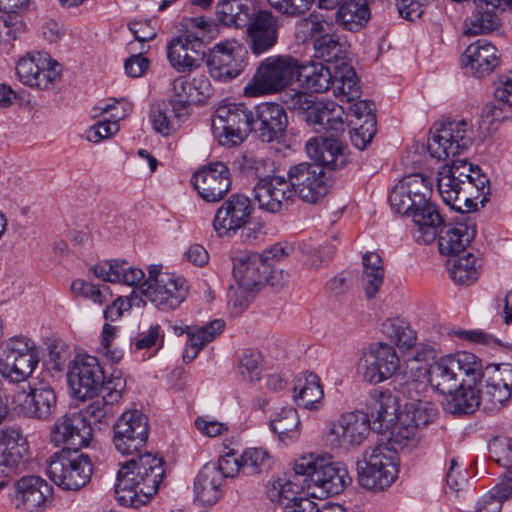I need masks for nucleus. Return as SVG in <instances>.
<instances>
[{"label": "nucleus", "mask_w": 512, "mask_h": 512, "mask_svg": "<svg viewBox=\"0 0 512 512\" xmlns=\"http://www.w3.org/2000/svg\"><path fill=\"white\" fill-rule=\"evenodd\" d=\"M99 279L110 283L138 286L145 299L161 311L176 309L187 297V280L179 275L163 271L161 265H150L148 278L138 268L120 259L106 260L90 268Z\"/></svg>", "instance_id": "nucleus-1"}, {"label": "nucleus", "mask_w": 512, "mask_h": 512, "mask_svg": "<svg viewBox=\"0 0 512 512\" xmlns=\"http://www.w3.org/2000/svg\"><path fill=\"white\" fill-rule=\"evenodd\" d=\"M164 460L145 451L132 455L120 465L115 484L117 501L124 506L145 503L157 491L164 477Z\"/></svg>", "instance_id": "nucleus-2"}, {"label": "nucleus", "mask_w": 512, "mask_h": 512, "mask_svg": "<svg viewBox=\"0 0 512 512\" xmlns=\"http://www.w3.org/2000/svg\"><path fill=\"white\" fill-rule=\"evenodd\" d=\"M489 179L466 160H453L444 165L438 173L437 187L446 205L462 213L476 209L474 199L480 196L481 203L489 194Z\"/></svg>", "instance_id": "nucleus-3"}, {"label": "nucleus", "mask_w": 512, "mask_h": 512, "mask_svg": "<svg viewBox=\"0 0 512 512\" xmlns=\"http://www.w3.org/2000/svg\"><path fill=\"white\" fill-rule=\"evenodd\" d=\"M411 371L417 370L432 389L440 394H446L456 389L463 380L462 375L477 381L481 374V359L467 351L445 355L434 360L427 367L415 360Z\"/></svg>", "instance_id": "nucleus-4"}, {"label": "nucleus", "mask_w": 512, "mask_h": 512, "mask_svg": "<svg viewBox=\"0 0 512 512\" xmlns=\"http://www.w3.org/2000/svg\"><path fill=\"white\" fill-rule=\"evenodd\" d=\"M293 248L275 244L259 253H244L233 259V276L241 294L250 293L265 283L275 285L273 267L286 259Z\"/></svg>", "instance_id": "nucleus-5"}, {"label": "nucleus", "mask_w": 512, "mask_h": 512, "mask_svg": "<svg viewBox=\"0 0 512 512\" xmlns=\"http://www.w3.org/2000/svg\"><path fill=\"white\" fill-rule=\"evenodd\" d=\"M293 470L296 475L305 476L308 487H314L312 494L323 498L341 493L352 479L346 466L339 462L313 453L295 460Z\"/></svg>", "instance_id": "nucleus-6"}, {"label": "nucleus", "mask_w": 512, "mask_h": 512, "mask_svg": "<svg viewBox=\"0 0 512 512\" xmlns=\"http://www.w3.org/2000/svg\"><path fill=\"white\" fill-rule=\"evenodd\" d=\"M399 472L398 455L387 444L368 447L357 462L358 483L366 490L378 492L389 488Z\"/></svg>", "instance_id": "nucleus-7"}, {"label": "nucleus", "mask_w": 512, "mask_h": 512, "mask_svg": "<svg viewBox=\"0 0 512 512\" xmlns=\"http://www.w3.org/2000/svg\"><path fill=\"white\" fill-rule=\"evenodd\" d=\"M92 471L88 455L70 450L55 452L46 467L49 479L65 491H78L85 487L91 479Z\"/></svg>", "instance_id": "nucleus-8"}, {"label": "nucleus", "mask_w": 512, "mask_h": 512, "mask_svg": "<svg viewBox=\"0 0 512 512\" xmlns=\"http://www.w3.org/2000/svg\"><path fill=\"white\" fill-rule=\"evenodd\" d=\"M297 68L298 60L290 55L265 58L252 81L244 88L245 95L256 97L283 90L296 78Z\"/></svg>", "instance_id": "nucleus-9"}, {"label": "nucleus", "mask_w": 512, "mask_h": 512, "mask_svg": "<svg viewBox=\"0 0 512 512\" xmlns=\"http://www.w3.org/2000/svg\"><path fill=\"white\" fill-rule=\"evenodd\" d=\"M252 112L243 103L220 105L212 118L213 133L219 143L225 146L242 143L252 132Z\"/></svg>", "instance_id": "nucleus-10"}, {"label": "nucleus", "mask_w": 512, "mask_h": 512, "mask_svg": "<svg viewBox=\"0 0 512 512\" xmlns=\"http://www.w3.org/2000/svg\"><path fill=\"white\" fill-rule=\"evenodd\" d=\"M472 141L473 131L467 121H449L430 131L427 149L431 157L446 160L461 154Z\"/></svg>", "instance_id": "nucleus-11"}, {"label": "nucleus", "mask_w": 512, "mask_h": 512, "mask_svg": "<svg viewBox=\"0 0 512 512\" xmlns=\"http://www.w3.org/2000/svg\"><path fill=\"white\" fill-rule=\"evenodd\" d=\"M148 437V418L139 410L122 413L113 425V445L123 456L142 454Z\"/></svg>", "instance_id": "nucleus-12"}, {"label": "nucleus", "mask_w": 512, "mask_h": 512, "mask_svg": "<svg viewBox=\"0 0 512 512\" xmlns=\"http://www.w3.org/2000/svg\"><path fill=\"white\" fill-rule=\"evenodd\" d=\"M57 61L47 53L29 52L16 64L19 80L32 88L40 90L52 89L60 80L61 71Z\"/></svg>", "instance_id": "nucleus-13"}, {"label": "nucleus", "mask_w": 512, "mask_h": 512, "mask_svg": "<svg viewBox=\"0 0 512 512\" xmlns=\"http://www.w3.org/2000/svg\"><path fill=\"white\" fill-rule=\"evenodd\" d=\"M287 176L294 196L306 203H317L328 192L329 186L323 167L316 163L296 164L289 168Z\"/></svg>", "instance_id": "nucleus-14"}, {"label": "nucleus", "mask_w": 512, "mask_h": 512, "mask_svg": "<svg viewBox=\"0 0 512 512\" xmlns=\"http://www.w3.org/2000/svg\"><path fill=\"white\" fill-rule=\"evenodd\" d=\"M246 50L237 40H225L209 52L206 64L210 76L221 82L236 78L243 70Z\"/></svg>", "instance_id": "nucleus-15"}, {"label": "nucleus", "mask_w": 512, "mask_h": 512, "mask_svg": "<svg viewBox=\"0 0 512 512\" xmlns=\"http://www.w3.org/2000/svg\"><path fill=\"white\" fill-rule=\"evenodd\" d=\"M125 387V379L120 375L113 374L111 378L107 379L102 396L94 398L77 413L91 428L92 425L97 426L98 429L108 426L116 413L115 404L122 398Z\"/></svg>", "instance_id": "nucleus-16"}, {"label": "nucleus", "mask_w": 512, "mask_h": 512, "mask_svg": "<svg viewBox=\"0 0 512 512\" xmlns=\"http://www.w3.org/2000/svg\"><path fill=\"white\" fill-rule=\"evenodd\" d=\"M68 382L75 397L86 399L92 398L99 388L103 391L107 380L96 357L79 355L69 369Z\"/></svg>", "instance_id": "nucleus-17"}, {"label": "nucleus", "mask_w": 512, "mask_h": 512, "mask_svg": "<svg viewBox=\"0 0 512 512\" xmlns=\"http://www.w3.org/2000/svg\"><path fill=\"white\" fill-rule=\"evenodd\" d=\"M399 357L395 349L385 343L371 344L363 351L358 361L365 381L373 384L389 379L399 368Z\"/></svg>", "instance_id": "nucleus-18"}, {"label": "nucleus", "mask_w": 512, "mask_h": 512, "mask_svg": "<svg viewBox=\"0 0 512 512\" xmlns=\"http://www.w3.org/2000/svg\"><path fill=\"white\" fill-rule=\"evenodd\" d=\"M253 198L260 210L276 214L287 210L295 196L288 176L273 175L258 180L253 188Z\"/></svg>", "instance_id": "nucleus-19"}, {"label": "nucleus", "mask_w": 512, "mask_h": 512, "mask_svg": "<svg viewBox=\"0 0 512 512\" xmlns=\"http://www.w3.org/2000/svg\"><path fill=\"white\" fill-rule=\"evenodd\" d=\"M254 211L249 197L232 194L216 210L213 227L220 237H231L244 228L251 220Z\"/></svg>", "instance_id": "nucleus-20"}, {"label": "nucleus", "mask_w": 512, "mask_h": 512, "mask_svg": "<svg viewBox=\"0 0 512 512\" xmlns=\"http://www.w3.org/2000/svg\"><path fill=\"white\" fill-rule=\"evenodd\" d=\"M432 181L423 174L405 176L392 189L389 202L397 213L406 215L432 196Z\"/></svg>", "instance_id": "nucleus-21"}, {"label": "nucleus", "mask_w": 512, "mask_h": 512, "mask_svg": "<svg viewBox=\"0 0 512 512\" xmlns=\"http://www.w3.org/2000/svg\"><path fill=\"white\" fill-rule=\"evenodd\" d=\"M191 182L204 201L219 202L229 192L232 179L225 163L211 162L198 169L192 175Z\"/></svg>", "instance_id": "nucleus-22"}, {"label": "nucleus", "mask_w": 512, "mask_h": 512, "mask_svg": "<svg viewBox=\"0 0 512 512\" xmlns=\"http://www.w3.org/2000/svg\"><path fill=\"white\" fill-rule=\"evenodd\" d=\"M479 378L484 384L479 390L483 402L491 408L502 407L512 396V364H491L481 368Z\"/></svg>", "instance_id": "nucleus-23"}, {"label": "nucleus", "mask_w": 512, "mask_h": 512, "mask_svg": "<svg viewBox=\"0 0 512 512\" xmlns=\"http://www.w3.org/2000/svg\"><path fill=\"white\" fill-rule=\"evenodd\" d=\"M51 442L61 450L80 451L87 447L92 438V428L77 412L65 414L54 423Z\"/></svg>", "instance_id": "nucleus-24"}, {"label": "nucleus", "mask_w": 512, "mask_h": 512, "mask_svg": "<svg viewBox=\"0 0 512 512\" xmlns=\"http://www.w3.org/2000/svg\"><path fill=\"white\" fill-rule=\"evenodd\" d=\"M205 55V45L199 35H180L167 45L168 61L179 73H189L200 67Z\"/></svg>", "instance_id": "nucleus-25"}, {"label": "nucleus", "mask_w": 512, "mask_h": 512, "mask_svg": "<svg viewBox=\"0 0 512 512\" xmlns=\"http://www.w3.org/2000/svg\"><path fill=\"white\" fill-rule=\"evenodd\" d=\"M287 126V113L281 104L263 102L252 112V132L263 142L279 140Z\"/></svg>", "instance_id": "nucleus-26"}, {"label": "nucleus", "mask_w": 512, "mask_h": 512, "mask_svg": "<svg viewBox=\"0 0 512 512\" xmlns=\"http://www.w3.org/2000/svg\"><path fill=\"white\" fill-rule=\"evenodd\" d=\"M29 453L26 437L14 428L0 430V490L6 485L5 478L24 463Z\"/></svg>", "instance_id": "nucleus-27"}, {"label": "nucleus", "mask_w": 512, "mask_h": 512, "mask_svg": "<svg viewBox=\"0 0 512 512\" xmlns=\"http://www.w3.org/2000/svg\"><path fill=\"white\" fill-rule=\"evenodd\" d=\"M247 37L253 54L261 55L272 49L278 40L280 22L268 10H259L248 21Z\"/></svg>", "instance_id": "nucleus-28"}, {"label": "nucleus", "mask_w": 512, "mask_h": 512, "mask_svg": "<svg viewBox=\"0 0 512 512\" xmlns=\"http://www.w3.org/2000/svg\"><path fill=\"white\" fill-rule=\"evenodd\" d=\"M53 488L39 476H26L15 483L17 508L27 512H41L52 501Z\"/></svg>", "instance_id": "nucleus-29"}, {"label": "nucleus", "mask_w": 512, "mask_h": 512, "mask_svg": "<svg viewBox=\"0 0 512 512\" xmlns=\"http://www.w3.org/2000/svg\"><path fill=\"white\" fill-rule=\"evenodd\" d=\"M318 7L325 10L337 8L335 22L353 32L365 27L371 16L366 0H318Z\"/></svg>", "instance_id": "nucleus-30"}, {"label": "nucleus", "mask_w": 512, "mask_h": 512, "mask_svg": "<svg viewBox=\"0 0 512 512\" xmlns=\"http://www.w3.org/2000/svg\"><path fill=\"white\" fill-rule=\"evenodd\" d=\"M366 407L367 412L364 413L369 417L371 429L378 433L388 431L400 415L397 413V399L388 391L371 392L366 401Z\"/></svg>", "instance_id": "nucleus-31"}, {"label": "nucleus", "mask_w": 512, "mask_h": 512, "mask_svg": "<svg viewBox=\"0 0 512 512\" xmlns=\"http://www.w3.org/2000/svg\"><path fill=\"white\" fill-rule=\"evenodd\" d=\"M406 216L412 218L414 224L412 235L415 241L420 244L432 243L437 237L438 230L444 224V218L431 198L425 201L424 204H419Z\"/></svg>", "instance_id": "nucleus-32"}, {"label": "nucleus", "mask_w": 512, "mask_h": 512, "mask_svg": "<svg viewBox=\"0 0 512 512\" xmlns=\"http://www.w3.org/2000/svg\"><path fill=\"white\" fill-rule=\"evenodd\" d=\"M371 424L368 415L362 411L343 414L333 424L331 433L335 436L338 445L349 448L360 445L367 437Z\"/></svg>", "instance_id": "nucleus-33"}, {"label": "nucleus", "mask_w": 512, "mask_h": 512, "mask_svg": "<svg viewBox=\"0 0 512 512\" xmlns=\"http://www.w3.org/2000/svg\"><path fill=\"white\" fill-rule=\"evenodd\" d=\"M345 110L333 100H322L313 105L307 113L308 122L317 131L328 136H339L345 131Z\"/></svg>", "instance_id": "nucleus-34"}, {"label": "nucleus", "mask_w": 512, "mask_h": 512, "mask_svg": "<svg viewBox=\"0 0 512 512\" xmlns=\"http://www.w3.org/2000/svg\"><path fill=\"white\" fill-rule=\"evenodd\" d=\"M16 404L25 416L47 420L55 413L57 396L49 384L41 382L30 388L29 393L24 395L23 403Z\"/></svg>", "instance_id": "nucleus-35"}, {"label": "nucleus", "mask_w": 512, "mask_h": 512, "mask_svg": "<svg viewBox=\"0 0 512 512\" xmlns=\"http://www.w3.org/2000/svg\"><path fill=\"white\" fill-rule=\"evenodd\" d=\"M462 62L467 73L484 77L498 66L497 49L487 40L479 39L466 48Z\"/></svg>", "instance_id": "nucleus-36"}, {"label": "nucleus", "mask_w": 512, "mask_h": 512, "mask_svg": "<svg viewBox=\"0 0 512 512\" xmlns=\"http://www.w3.org/2000/svg\"><path fill=\"white\" fill-rule=\"evenodd\" d=\"M308 155L314 163L330 170H337L344 167L346 157L343 152V145L338 136H325L312 138L306 144Z\"/></svg>", "instance_id": "nucleus-37"}, {"label": "nucleus", "mask_w": 512, "mask_h": 512, "mask_svg": "<svg viewBox=\"0 0 512 512\" xmlns=\"http://www.w3.org/2000/svg\"><path fill=\"white\" fill-rule=\"evenodd\" d=\"M224 480L213 462L206 463L194 480V494L203 505H214L223 496Z\"/></svg>", "instance_id": "nucleus-38"}, {"label": "nucleus", "mask_w": 512, "mask_h": 512, "mask_svg": "<svg viewBox=\"0 0 512 512\" xmlns=\"http://www.w3.org/2000/svg\"><path fill=\"white\" fill-rule=\"evenodd\" d=\"M475 233L474 226L467 223L443 224L437 234L440 253L450 257L464 253Z\"/></svg>", "instance_id": "nucleus-39"}, {"label": "nucleus", "mask_w": 512, "mask_h": 512, "mask_svg": "<svg viewBox=\"0 0 512 512\" xmlns=\"http://www.w3.org/2000/svg\"><path fill=\"white\" fill-rule=\"evenodd\" d=\"M296 79L304 90L311 93H324L332 87L334 72L322 62L300 63L298 61Z\"/></svg>", "instance_id": "nucleus-40"}, {"label": "nucleus", "mask_w": 512, "mask_h": 512, "mask_svg": "<svg viewBox=\"0 0 512 512\" xmlns=\"http://www.w3.org/2000/svg\"><path fill=\"white\" fill-rule=\"evenodd\" d=\"M448 394L445 402V411L451 414H472L483 402L481 393L474 386H464L462 382L459 386Z\"/></svg>", "instance_id": "nucleus-41"}, {"label": "nucleus", "mask_w": 512, "mask_h": 512, "mask_svg": "<svg viewBox=\"0 0 512 512\" xmlns=\"http://www.w3.org/2000/svg\"><path fill=\"white\" fill-rule=\"evenodd\" d=\"M269 427L286 445L297 441L300 437L299 415L292 407H284L276 411L270 417Z\"/></svg>", "instance_id": "nucleus-42"}, {"label": "nucleus", "mask_w": 512, "mask_h": 512, "mask_svg": "<svg viewBox=\"0 0 512 512\" xmlns=\"http://www.w3.org/2000/svg\"><path fill=\"white\" fill-rule=\"evenodd\" d=\"M218 21L227 27H245L252 16L248 0H219L216 6Z\"/></svg>", "instance_id": "nucleus-43"}, {"label": "nucleus", "mask_w": 512, "mask_h": 512, "mask_svg": "<svg viewBox=\"0 0 512 512\" xmlns=\"http://www.w3.org/2000/svg\"><path fill=\"white\" fill-rule=\"evenodd\" d=\"M294 399L298 406L309 410H318L324 397L320 378L312 372L304 374L294 388Z\"/></svg>", "instance_id": "nucleus-44"}, {"label": "nucleus", "mask_w": 512, "mask_h": 512, "mask_svg": "<svg viewBox=\"0 0 512 512\" xmlns=\"http://www.w3.org/2000/svg\"><path fill=\"white\" fill-rule=\"evenodd\" d=\"M292 484L290 482H271L267 486V495L270 500L276 501L286 507V512H318L317 504L306 497H290Z\"/></svg>", "instance_id": "nucleus-45"}, {"label": "nucleus", "mask_w": 512, "mask_h": 512, "mask_svg": "<svg viewBox=\"0 0 512 512\" xmlns=\"http://www.w3.org/2000/svg\"><path fill=\"white\" fill-rule=\"evenodd\" d=\"M362 287L368 299H372L379 292L384 281V267L382 258L375 252L363 255Z\"/></svg>", "instance_id": "nucleus-46"}, {"label": "nucleus", "mask_w": 512, "mask_h": 512, "mask_svg": "<svg viewBox=\"0 0 512 512\" xmlns=\"http://www.w3.org/2000/svg\"><path fill=\"white\" fill-rule=\"evenodd\" d=\"M39 363V356L0 359V384L6 379L12 383L25 381Z\"/></svg>", "instance_id": "nucleus-47"}, {"label": "nucleus", "mask_w": 512, "mask_h": 512, "mask_svg": "<svg viewBox=\"0 0 512 512\" xmlns=\"http://www.w3.org/2000/svg\"><path fill=\"white\" fill-rule=\"evenodd\" d=\"M457 254L447 261V269L452 280L460 285H470L479 276L476 256L471 252Z\"/></svg>", "instance_id": "nucleus-48"}, {"label": "nucleus", "mask_w": 512, "mask_h": 512, "mask_svg": "<svg viewBox=\"0 0 512 512\" xmlns=\"http://www.w3.org/2000/svg\"><path fill=\"white\" fill-rule=\"evenodd\" d=\"M332 87L334 95L341 101L352 102L359 97L357 75L355 70L346 63L335 67Z\"/></svg>", "instance_id": "nucleus-49"}, {"label": "nucleus", "mask_w": 512, "mask_h": 512, "mask_svg": "<svg viewBox=\"0 0 512 512\" xmlns=\"http://www.w3.org/2000/svg\"><path fill=\"white\" fill-rule=\"evenodd\" d=\"M497 0L483 2V7L475 6V13L465 22L464 33L466 35H479L492 31L496 25L495 4Z\"/></svg>", "instance_id": "nucleus-50"}, {"label": "nucleus", "mask_w": 512, "mask_h": 512, "mask_svg": "<svg viewBox=\"0 0 512 512\" xmlns=\"http://www.w3.org/2000/svg\"><path fill=\"white\" fill-rule=\"evenodd\" d=\"M225 328V322L215 319L204 326H186L180 333H186L188 346L202 350L208 343L215 340Z\"/></svg>", "instance_id": "nucleus-51"}, {"label": "nucleus", "mask_w": 512, "mask_h": 512, "mask_svg": "<svg viewBox=\"0 0 512 512\" xmlns=\"http://www.w3.org/2000/svg\"><path fill=\"white\" fill-rule=\"evenodd\" d=\"M512 493V482L502 478L492 489L483 495L476 504V512H501L502 504Z\"/></svg>", "instance_id": "nucleus-52"}, {"label": "nucleus", "mask_w": 512, "mask_h": 512, "mask_svg": "<svg viewBox=\"0 0 512 512\" xmlns=\"http://www.w3.org/2000/svg\"><path fill=\"white\" fill-rule=\"evenodd\" d=\"M315 56L325 62H332L344 57V46L335 34L325 33L313 41Z\"/></svg>", "instance_id": "nucleus-53"}, {"label": "nucleus", "mask_w": 512, "mask_h": 512, "mask_svg": "<svg viewBox=\"0 0 512 512\" xmlns=\"http://www.w3.org/2000/svg\"><path fill=\"white\" fill-rule=\"evenodd\" d=\"M402 414L417 427H423L436 417L437 408L427 400L406 402L405 412Z\"/></svg>", "instance_id": "nucleus-54"}, {"label": "nucleus", "mask_w": 512, "mask_h": 512, "mask_svg": "<svg viewBox=\"0 0 512 512\" xmlns=\"http://www.w3.org/2000/svg\"><path fill=\"white\" fill-rule=\"evenodd\" d=\"M242 471L246 475L260 474L271 465L269 453L262 448H249L241 454Z\"/></svg>", "instance_id": "nucleus-55"}, {"label": "nucleus", "mask_w": 512, "mask_h": 512, "mask_svg": "<svg viewBox=\"0 0 512 512\" xmlns=\"http://www.w3.org/2000/svg\"><path fill=\"white\" fill-rule=\"evenodd\" d=\"M72 292L97 304H104L111 298L109 288L106 285L97 286L82 279H76L71 285Z\"/></svg>", "instance_id": "nucleus-56"}, {"label": "nucleus", "mask_w": 512, "mask_h": 512, "mask_svg": "<svg viewBox=\"0 0 512 512\" xmlns=\"http://www.w3.org/2000/svg\"><path fill=\"white\" fill-rule=\"evenodd\" d=\"M421 377L419 371L413 370L410 376H402L398 383V393L406 397L409 400L408 402L422 400L420 396L427 388V381L420 379Z\"/></svg>", "instance_id": "nucleus-57"}, {"label": "nucleus", "mask_w": 512, "mask_h": 512, "mask_svg": "<svg viewBox=\"0 0 512 512\" xmlns=\"http://www.w3.org/2000/svg\"><path fill=\"white\" fill-rule=\"evenodd\" d=\"M401 330V337H397V344L399 348L408 349L416 342V333L410 325L400 318L387 319L382 324V331L385 335H391L395 330Z\"/></svg>", "instance_id": "nucleus-58"}, {"label": "nucleus", "mask_w": 512, "mask_h": 512, "mask_svg": "<svg viewBox=\"0 0 512 512\" xmlns=\"http://www.w3.org/2000/svg\"><path fill=\"white\" fill-rule=\"evenodd\" d=\"M490 457L500 466L507 468L512 482V441L508 438H495L489 444Z\"/></svg>", "instance_id": "nucleus-59"}, {"label": "nucleus", "mask_w": 512, "mask_h": 512, "mask_svg": "<svg viewBox=\"0 0 512 512\" xmlns=\"http://www.w3.org/2000/svg\"><path fill=\"white\" fill-rule=\"evenodd\" d=\"M24 356H39L34 342L24 336H16L5 342L3 358H22Z\"/></svg>", "instance_id": "nucleus-60"}, {"label": "nucleus", "mask_w": 512, "mask_h": 512, "mask_svg": "<svg viewBox=\"0 0 512 512\" xmlns=\"http://www.w3.org/2000/svg\"><path fill=\"white\" fill-rule=\"evenodd\" d=\"M241 169L248 176L262 180L264 177L271 176L272 163L264 158L245 156L241 164Z\"/></svg>", "instance_id": "nucleus-61"}, {"label": "nucleus", "mask_w": 512, "mask_h": 512, "mask_svg": "<svg viewBox=\"0 0 512 512\" xmlns=\"http://www.w3.org/2000/svg\"><path fill=\"white\" fill-rule=\"evenodd\" d=\"M119 129V124L115 120L106 118L98 121L86 131V139L90 142L99 143L114 136Z\"/></svg>", "instance_id": "nucleus-62"}, {"label": "nucleus", "mask_w": 512, "mask_h": 512, "mask_svg": "<svg viewBox=\"0 0 512 512\" xmlns=\"http://www.w3.org/2000/svg\"><path fill=\"white\" fill-rule=\"evenodd\" d=\"M241 375L249 381L260 379V354L256 351H245L239 362Z\"/></svg>", "instance_id": "nucleus-63"}, {"label": "nucleus", "mask_w": 512, "mask_h": 512, "mask_svg": "<svg viewBox=\"0 0 512 512\" xmlns=\"http://www.w3.org/2000/svg\"><path fill=\"white\" fill-rule=\"evenodd\" d=\"M376 133V120L372 118L360 124L350 131V139L352 144L359 150H364L372 141Z\"/></svg>", "instance_id": "nucleus-64"}]
</instances>
